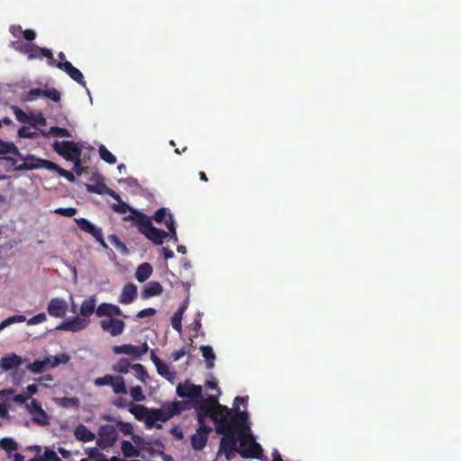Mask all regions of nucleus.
Listing matches in <instances>:
<instances>
[{
  "instance_id": "f257e3e1",
  "label": "nucleus",
  "mask_w": 461,
  "mask_h": 461,
  "mask_svg": "<svg viewBox=\"0 0 461 461\" xmlns=\"http://www.w3.org/2000/svg\"><path fill=\"white\" fill-rule=\"evenodd\" d=\"M241 429H249L248 411H238L228 421L215 426L216 433L222 435L217 456L222 454L230 461L239 453L238 442Z\"/></svg>"
},
{
  "instance_id": "f03ea898",
  "label": "nucleus",
  "mask_w": 461,
  "mask_h": 461,
  "mask_svg": "<svg viewBox=\"0 0 461 461\" xmlns=\"http://www.w3.org/2000/svg\"><path fill=\"white\" fill-rule=\"evenodd\" d=\"M193 407L196 411L198 424H205V419L210 418L215 426H218L228 421L234 414L231 409L221 404L218 396L214 395H208L205 398L202 396L194 401Z\"/></svg>"
},
{
  "instance_id": "7ed1b4c3",
  "label": "nucleus",
  "mask_w": 461,
  "mask_h": 461,
  "mask_svg": "<svg viewBox=\"0 0 461 461\" xmlns=\"http://www.w3.org/2000/svg\"><path fill=\"white\" fill-rule=\"evenodd\" d=\"M123 221L132 222L139 232L155 245H162L169 236L168 232L154 227L151 218L138 210H133L132 215L124 216Z\"/></svg>"
},
{
  "instance_id": "20e7f679",
  "label": "nucleus",
  "mask_w": 461,
  "mask_h": 461,
  "mask_svg": "<svg viewBox=\"0 0 461 461\" xmlns=\"http://www.w3.org/2000/svg\"><path fill=\"white\" fill-rule=\"evenodd\" d=\"M249 429H241L240 431L239 454L243 458H261L263 449L253 435L249 433Z\"/></svg>"
},
{
  "instance_id": "39448f33",
  "label": "nucleus",
  "mask_w": 461,
  "mask_h": 461,
  "mask_svg": "<svg viewBox=\"0 0 461 461\" xmlns=\"http://www.w3.org/2000/svg\"><path fill=\"white\" fill-rule=\"evenodd\" d=\"M53 149L68 161L77 159L82 154L81 149L72 140L55 141Z\"/></svg>"
},
{
  "instance_id": "423d86ee",
  "label": "nucleus",
  "mask_w": 461,
  "mask_h": 461,
  "mask_svg": "<svg viewBox=\"0 0 461 461\" xmlns=\"http://www.w3.org/2000/svg\"><path fill=\"white\" fill-rule=\"evenodd\" d=\"M118 434L116 429L110 424L101 425L98 429L97 446L102 449L113 447L117 441Z\"/></svg>"
},
{
  "instance_id": "0eeeda50",
  "label": "nucleus",
  "mask_w": 461,
  "mask_h": 461,
  "mask_svg": "<svg viewBox=\"0 0 461 461\" xmlns=\"http://www.w3.org/2000/svg\"><path fill=\"white\" fill-rule=\"evenodd\" d=\"M20 159H22L23 163L15 166V171L34 170L42 167L49 170L50 167H54L52 161L37 158L32 154L23 156V158H20Z\"/></svg>"
},
{
  "instance_id": "6e6552de",
  "label": "nucleus",
  "mask_w": 461,
  "mask_h": 461,
  "mask_svg": "<svg viewBox=\"0 0 461 461\" xmlns=\"http://www.w3.org/2000/svg\"><path fill=\"white\" fill-rule=\"evenodd\" d=\"M176 394L181 398H188L194 401L203 396V388L201 385L191 384L189 380L180 383L176 387Z\"/></svg>"
},
{
  "instance_id": "1a4fd4ad",
  "label": "nucleus",
  "mask_w": 461,
  "mask_h": 461,
  "mask_svg": "<svg viewBox=\"0 0 461 461\" xmlns=\"http://www.w3.org/2000/svg\"><path fill=\"white\" fill-rule=\"evenodd\" d=\"M26 408L29 413L32 415V420L33 423L40 426L50 425V418L48 414L36 399H32L31 403L28 404Z\"/></svg>"
},
{
  "instance_id": "9d476101",
  "label": "nucleus",
  "mask_w": 461,
  "mask_h": 461,
  "mask_svg": "<svg viewBox=\"0 0 461 461\" xmlns=\"http://www.w3.org/2000/svg\"><path fill=\"white\" fill-rule=\"evenodd\" d=\"M212 428L206 424H199L196 432L191 437V445L194 450L200 451L206 446Z\"/></svg>"
},
{
  "instance_id": "9b49d317",
  "label": "nucleus",
  "mask_w": 461,
  "mask_h": 461,
  "mask_svg": "<svg viewBox=\"0 0 461 461\" xmlns=\"http://www.w3.org/2000/svg\"><path fill=\"white\" fill-rule=\"evenodd\" d=\"M89 323V319H84L82 317L77 316L73 319H68L64 321L60 325L57 327V330L77 332L86 329Z\"/></svg>"
},
{
  "instance_id": "f8f14e48",
  "label": "nucleus",
  "mask_w": 461,
  "mask_h": 461,
  "mask_svg": "<svg viewBox=\"0 0 461 461\" xmlns=\"http://www.w3.org/2000/svg\"><path fill=\"white\" fill-rule=\"evenodd\" d=\"M173 417L167 404L165 403L161 409H153L149 411L146 419V424L150 427L156 421L166 422Z\"/></svg>"
},
{
  "instance_id": "ddd939ff",
  "label": "nucleus",
  "mask_w": 461,
  "mask_h": 461,
  "mask_svg": "<svg viewBox=\"0 0 461 461\" xmlns=\"http://www.w3.org/2000/svg\"><path fill=\"white\" fill-rule=\"evenodd\" d=\"M100 326L104 331L108 332L113 337H116L123 332L125 323L122 320L117 318H109L101 321Z\"/></svg>"
},
{
  "instance_id": "4468645a",
  "label": "nucleus",
  "mask_w": 461,
  "mask_h": 461,
  "mask_svg": "<svg viewBox=\"0 0 461 461\" xmlns=\"http://www.w3.org/2000/svg\"><path fill=\"white\" fill-rule=\"evenodd\" d=\"M56 67L60 70L64 71L75 82L81 86H86V83L84 79V76L79 69L75 68L69 61H58Z\"/></svg>"
},
{
  "instance_id": "2eb2a0df",
  "label": "nucleus",
  "mask_w": 461,
  "mask_h": 461,
  "mask_svg": "<svg viewBox=\"0 0 461 461\" xmlns=\"http://www.w3.org/2000/svg\"><path fill=\"white\" fill-rule=\"evenodd\" d=\"M68 311V303L64 299L53 298L49 302L47 312L51 317L63 318Z\"/></svg>"
},
{
  "instance_id": "dca6fc26",
  "label": "nucleus",
  "mask_w": 461,
  "mask_h": 461,
  "mask_svg": "<svg viewBox=\"0 0 461 461\" xmlns=\"http://www.w3.org/2000/svg\"><path fill=\"white\" fill-rule=\"evenodd\" d=\"M95 314L97 317H109L113 318V316H121L122 315V312L119 306L110 303H102L96 308Z\"/></svg>"
},
{
  "instance_id": "f3484780",
  "label": "nucleus",
  "mask_w": 461,
  "mask_h": 461,
  "mask_svg": "<svg viewBox=\"0 0 461 461\" xmlns=\"http://www.w3.org/2000/svg\"><path fill=\"white\" fill-rule=\"evenodd\" d=\"M86 188L89 193L108 194L113 199H119V194L109 188L103 180L97 181L95 184H86Z\"/></svg>"
},
{
  "instance_id": "a211bd4d",
  "label": "nucleus",
  "mask_w": 461,
  "mask_h": 461,
  "mask_svg": "<svg viewBox=\"0 0 461 461\" xmlns=\"http://www.w3.org/2000/svg\"><path fill=\"white\" fill-rule=\"evenodd\" d=\"M137 297V286L132 283H128L122 288L118 302L122 304H130Z\"/></svg>"
},
{
  "instance_id": "6ab92c4d",
  "label": "nucleus",
  "mask_w": 461,
  "mask_h": 461,
  "mask_svg": "<svg viewBox=\"0 0 461 461\" xmlns=\"http://www.w3.org/2000/svg\"><path fill=\"white\" fill-rule=\"evenodd\" d=\"M22 364V357L14 353L6 355L0 359V367L5 371H10Z\"/></svg>"
},
{
  "instance_id": "aec40b11",
  "label": "nucleus",
  "mask_w": 461,
  "mask_h": 461,
  "mask_svg": "<svg viewBox=\"0 0 461 461\" xmlns=\"http://www.w3.org/2000/svg\"><path fill=\"white\" fill-rule=\"evenodd\" d=\"M96 296L91 295L83 301L80 306V314L84 319H89V317L96 311Z\"/></svg>"
},
{
  "instance_id": "412c9836",
  "label": "nucleus",
  "mask_w": 461,
  "mask_h": 461,
  "mask_svg": "<svg viewBox=\"0 0 461 461\" xmlns=\"http://www.w3.org/2000/svg\"><path fill=\"white\" fill-rule=\"evenodd\" d=\"M74 435L81 442H90L95 438V433L89 430L84 424H79L76 427Z\"/></svg>"
},
{
  "instance_id": "4be33fe9",
  "label": "nucleus",
  "mask_w": 461,
  "mask_h": 461,
  "mask_svg": "<svg viewBox=\"0 0 461 461\" xmlns=\"http://www.w3.org/2000/svg\"><path fill=\"white\" fill-rule=\"evenodd\" d=\"M163 292V287L158 281H150L149 282L143 291H142V297L143 298H149L152 296L159 295Z\"/></svg>"
},
{
  "instance_id": "5701e85b",
  "label": "nucleus",
  "mask_w": 461,
  "mask_h": 461,
  "mask_svg": "<svg viewBox=\"0 0 461 461\" xmlns=\"http://www.w3.org/2000/svg\"><path fill=\"white\" fill-rule=\"evenodd\" d=\"M50 357H46L43 360H36L27 365L26 368L32 374H42L49 367Z\"/></svg>"
},
{
  "instance_id": "b1692460",
  "label": "nucleus",
  "mask_w": 461,
  "mask_h": 461,
  "mask_svg": "<svg viewBox=\"0 0 461 461\" xmlns=\"http://www.w3.org/2000/svg\"><path fill=\"white\" fill-rule=\"evenodd\" d=\"M75 221L78 225V227L85 232L91 234L95 237L96 234H99L101 230L100 228L95 226L92 222L85 218L75 219Z\"/></svg>"
},
{
  "instance_id": "393cba45",
  "label": "nucleus",
  "mask_w": 461,
  "mask_h": 461,
  "mask_svg": "<svg viewBox=\"0 0 461 461\" xmlns=\"http://www.w3.org/2000/svg\"><path fill=\"white\" fill-rule=\"evenodd\" d=\"M152 272H153V268L149 263H142L138 267V268L136 270V274H135L136 279L139 282L143 283L147 279H149V277L151 276Z\"/></svg>"
},
{
  "instance_id": "a878e982",
  "label": "nucleus",
  "mask_w": 461,
  "mask_h": 461,
  "mask_svg": "<svg viewBox=\"0 0 461 461\" xmlns=\"http://www.w3.org/2000/svg\"><path fill=\"white\" fill-rule=\"evenodd\" d=\"M53 401L63 408H78L80 406V401L77 397H56Z\"/></svg>"
},
{
  "instance_id": "bb28decb",
  "label": "nucleus",
  "mask_w": 461,
  "mask_h": 461,
  "mask_svg": "<svg viewBox=\"0 0 461 461\" xmlns=\"http://www.w3.org/2000/svg\"><path fill=\"white\" fill-rule=\"evenodd\" d=\"M31 95H43L44 96L48 97L49 99L59 102L60 100V94L57 91L56 88H52L50 90L42 91L41 88H32L30 91Z\"/></svg>"
},
{
  "instance_id": "cd10ccee",
  "label": "nucleus",
  "mask_w": 461,
  "mask_h": 461,
  "mask_svg": "<svg viewBox=\"0 0 461 461\" xmlns=\"http://www.w3.org/2000/svg\"><path fill=\"white\" fill-rule=\"evenodd\" d=\"M200 350L206 362V367L212 369L214 366L215 354L211 346H201Z\"/></svg>"
},
{
  "instance_id": "c85d7f7f",
  "label": "nucleus",
  "mask_w": 461,
  "mask_h": 461,
  "mask_svg": "<svg viewBox=\"0 0 461 461\" xmlns=\"http://www.w3.org/2000/svg\"><path fill=\"white\" fill-rule=\"evenodd\" d=\"M14 154L18 158H23V154L18 148L12 142H0V155Z\"/></svg>"
},
{
  "instance_id": "c756f323",
  "label": "nucleus",
  "mask_w": 461,
  "mask_h": 461,
  "mask_svg": "<svg viewBox=\"0 0 461 461\" xmlns=\"http://www.w3.org/2000/svg\"><path fill=\"white\" fill-rule=\"evenodd\" d=\"M129 411L134 415V417L138 420H146L147 419V416L149 415V411L148 409L143 406V405H140V404H137V405H131V407L129 409Z\"/></svg>"
},
{
  "instance_id": "7c9ffc66",
  "label": "nucleus",
  "mask_w": 461,
  "mask_h": 461,
  "mask_svg": "<svg viewBox=\"0 0 461 461\" xmlns=\"http://www.w3.org/2000/svg\"><path fill=\"white\" fill-rule=\"evenodd\" d=\"M70 360V356L66 353H61L53 357H50V363H49L50 368H55L60 364H68Z\"/></svg>"
},
{
  "instance_id": "2f4dec72",
  "label": "nucleus",
  "mask_w": 461,
  "mask_h": 461,
  "mask_svg": "<svg viewBox=\"0 0 461 461\" xmlns=\"http://www.w3.org/2000/svg\"><path fill=\"white\" fill-rule=\"evenodd\" d=\"M131 367V363L126 358H121L118 362L113 365V370L118 374L125 375L129 372V369Z\"/></svg>"
},
{
  "instance_id": "473e14b6",
  "label": "nucleus",
  "mask_w": 461,
  "mask_h": 461,
  "mask_svg": "<svg viewBox=\"0 0 461 461\" xmlns=\"http://www.w3.org/2000/svg\"><path fill=\"white\" fill-rule=\"evenodd\" d=\"M168 215H172L168 209L162 207L155 212L151 218V221L154 220L157 223L164 222L166 224V221L168 220Z\"/></svg>"
},
{
  "instance_id": "72a5a7b5",
  "label": "nucleus",
  "mask_w": 461,
  "mask_h": 461,
  "mask_svg": "<svg viewBox=\"0 0 461 461\" xmlns=\"http://www.w3.org/2000/svg\"><path fill=\"white\" fill-rule=\"evenodd\" d=\"M114 200L118 202L117 203H113L112 205V208L114 212H116L118 213H126L127 212H131L130 215H132V211L135 209L132 207H130L125 202H123L121 199L120 195H119V199H114Z\"/></svg>"
},
{
  "instance_id": "f704fd0d",
  "label": "nucleus",
  "mask_w": 461,
  "mask_h": 461,
  "mask_svg": "<svg viewBox=\"0 0 461 461\" xmlns=\"http://www.w3.org/2000/svg\"><path fill=\"white\" fill-rule=\"evenodd\" d=\"M25 320H26V318L24 315L10 316V317L6 318L5 320H4L0 323V331H2L4 329H5L6 327H8L12 324L23 322V321H25Z\"/></svg>"
},
{
  "instance_id": "c9c22d12",
  "label": "nucleus",
  "mask_w": 461,
  "mask_h": 461,
  "mask_svg": "<svg viewBox=\"0 0 461 461\" xmlns=\"http://www.w3.org/2000/svg\"><path fill=\"white\" fill-rule=\"evenodd\" d=\"M122 451L126 457L137 456L139 455L132 443L129 440L122 442Z\"/></svg>"
},
{
  "instance_id": "e433bc0d",
  "label": "nucleus",
  "mask_w": 461,
  "mask_h": 461,
  "mask_svg": "<svg viewBox=\"0 0 461 461\" xmlns=\"http://www.w3.org/2000/svg\"><path fill=\"white\" fill-rule=\"evenodd\" d=\"M114 379V382L111 385L113 387V392L117 394L127 393L124 379L121 376H115Z\"/></svg>"
},
{
  "instance_id": "4c0bfd02",
  "label": "nucleus",
  "mask_w": 461,
  "mask_h": 461,
  "mask_svg": "<svg viewBox=\"0 0 461 461\" xmlns=\"http://www.w3.org/2000/svg\"><path fill=\"white\" fill-rule=\"evenodd\" d=\"M148 350H149V346L146 342H144L140 346H134L131 344L130 346V355L133 356L136 358H140L141 356L146 354L148 352Z\"/></svg>"
},
{
  "instance_id": "58836bf2",
  "label": "nucleus",
  "mask_w": 461,
  "mask_h": 461,
  "mask_svg": "<svg viewBox=\"0 0 461 461\" xmlns=\"http://www.w3.org/2000/svg\"><path fill=\"white\" fill-rule=\"evenodd\" d=\"M166 227L168 230V238H170L174 243L178 242V237L176 234V224L173 219V215H168V220L166 221Z\"/></svg>"
},
{
  "instance_id": "ea45409f",
  "label": "nucleus",
  "mask_w": 461,
  "mask_h": 461,
  "mask_svg": "<svg viewBox=\"0 0 461 461\" xmlns=\"http://www.w3.org/2000/svg\"><path fill=\"white\" fill-rule=\"evenodd\" d=\"M100 158L108 164L113 165L116 163V158L112 154L104 145L99 147Z\"/></svg>"
},
{
  "instance_id": "a19ab883",
  "label": "nucleus",
  "mask_w": 461,
  "mask_h": 461,
  "mask_svg": "<svg viewBox=\"0 0 461 461\" xmlns=\"http://www.w3.org/2000/svg\"><path fill=\"white\" fill-rule=\"evenodd\" d=\"M0 447L6 452L11 453L18 448V444L11 438H4L0 440Z\"/></svg>"
},
{
  "instance_id": "79ce46f5",
  "label": "nucleus",
  "mask_w": 461,
  "mask_h": 461,
  "mask_svg": "<svg viewBox=\"0 0 461 461\" xmlns=\"http://www.w3.org/2000/svg\"><path fill=\"white\" fill-rule=\"evenodd\" d=\"M54 167H50L49 170L56 171L60 176L65 177L69 182H75L76 177L73 173L70 171H68L62 167H60L59 165L53 162Z\"/></svg>"
},
{
  "instance_id": "37998d69",
  "label": "nucleus",
  "mask_w": 461,
  "mask_h": 461,
  "mask_svg": "<svg viewBox=\"0 0 461 461\" xmlns=\"http://www.w3.org/2000/svg\"><path fill=\"white\" fill-rule=\"evenodd\" d=\"M131 368L136 372L137 378L140 381L146 383V380L149 378V374L144 366L141 364H134L131 366Z\"/></svg>"
},
{
  "instance_id": "c03bdc74",
  "label": "nucleus",
  "mask_w": 461,
  "mask_h": 461,
  "mask_svg": "<svg viewBox=\"0 0 461 461\" xmlns=\"http://www.w3.org/2000/svg\"><path fill=\"white\" fill-rule=\"evenodd\" d=\"M109 242L113 245L119 251L122 253L127 252L126 245L120 240V238L115 234H111L108 236Z\"/></svg>"
},
{
  "instance_id": "a18cd8bd",
  "label": "nucleus",
  "mask_w": 461,
  "mask_h": 461,
  "mask_svg": "<svg viewBox=\"0 0 461 461\" xmlns=\"http://www.w3.org/2000/svg\"><path fill=\"white\" fill-rule=\"evenodd\" d=\"M12 110L16 117V120L19 122L29 124L31 122V116L26 114L21 108L18 106H12Z\"/></svg>"
},
{
  "instance_id": "49530a36",
  "label": "nucleus",
  "mask_w": 461,
  "mask_h": 461,
  "mask_svg": "<svg viewBox=\"0 0 461 461\" xmlns=\"http://www.w3.org/2000/svg\"><path fill=\"white\" fill-rule=\"evenodd\" d=\"M173 416L179 414L182 411L187 410L186 403L183 402H174L167 403Z\"/></svg>"
},
{
  "instance_id": "de8ad7c7",
  "label": "nucleus",
  "mask_w": 461,
  "mask_h": 461,
  "mask_svg": "<svg viewBox=\"0 0 461 461\" xmlns=\"http://www.w3.org/2000/svg\"><path fill=\"white\" fill-rule=\"evenodd\" d=\"M182 318L181 311H176L171 318V325L173 329L178 332L182 330Z\"/></svg>"
},
{
  "instance_id": "09e8293b",
  "label": "nucleus",
  "mask_w": 461,
  "mask_h": 461,
  "mask_svg": "<svg viewBox=\"0 0 461 461\" xmlns=\"http://www.w3.org/2000/svg\"><path fill=\"white\" fill-rule=\"evenodd\" d=\"M158 373L167 379L168 381H172L174 379V374L170 372L167 365L162 363L157 366Z\"/></svg>"
},
{
  "instance_id": "8fccbe9b",
  "label": "nucleus",
  "mask_w": 461,
  "mask_h": 461,
  "mask_svg": "<svg viewBox=\"0 0 461 461\" xmlns=\"http://www.w3.org/2000/svg\"><path fill=\"white\" fill-rule=\"evenodd\" d=\"M117 428L124 435V436H129V435H131L133 433V427L132 425L130 423V422H125V421H118L117 422Z\"/></svg>"
},
{
  "instance_id": "3c124183",
  "label": "nucleus",
  "mask_w": 461,
  "mask_h": 461,
  "mask_svg": "<svg viewBox=\"0 0 461 461\" xmlns=\"http://www.w3.org/2000/svg\"><path fill=\"white\" fill-rule=\"evenodd\" d=\"M130 393L131 396L135 402H142L145 400V395L143 394L142 389L139 385L131 387Z\"/></svg>"
},
{
  "instance_id": "603ef678",
  "label": "nucleus",
  "mask_w": 461,
  "mask_h": 461,
  "mask_svg": "<svg viewBox=\"0 0 461 461\" xmlns=\"http://www.w3.org/2000/svg\"><path fill=\"white\" fill-rule=\"evenodd\" d=\"M114 377L112 375H105L103 377H98L95 380V384L96 386H104V385H112L114 382Z\"/></svg>"
},
{
  "instance_id": "864d4df0",
  "label": "nucleus",
  "mask_w": 461,
  "mask_h": 461,
  "mask_svg": "<svg viewBox=\"0 0 461 461\" xmlns=\"http://www.w3.org/2000/svg\"><path fill=\"white\" fill-rule=\"evenodd\" d=\"M50 133L55 137H69L70 136V133L67 129L61 128L59 126L50 127Z\"/></svg>"
},
{
  "instance_id": "5fc2aeb1",
  "label": "nucleus",
  "mask_w": 461,
  "mask_h": 461,
  "mask_svg": "<svg viewBox=\"0 0 461 461\" xmlns=\"http://www.w3.org/2000/svg\"><path fill=\"white\" fill-rule=\"evenodd\" d=\"M27 49H29L28 57L30 59L41 58V47L32 43H27Z\"/></svg>"
},
{
  "instance_id": "6e6d98bb",
  "label": "nucleus",
  "mask_w": 461,
  "mask_h": 461,
  "mask_svg": "<svg viewBox=\"0 0 461 461\" xmlns=\"http://www.w3.org/2000/svg\"><path fill=\"white\" fill-rule=\"evenodd\" d=\"M118 182L120 184L123 183L125 184L127 186L131 187V188H133V189H140V185L138 182V180L132 176H129V177H126V178H121L118 180Z\"/></svg>"
},
{
  "instance_id": "4d7b16f0",
  "label": "nucleus",
  "mask_w": 461,
  "mask_h": 461,
  "mask_svg": "<svg viewBox=\"0 0 461 461\" xmlns=\"http://www.w3.org/2000/svg\"><path fill=\"white\" fill-rule=\"evenodd\" d=\"M54 212L65 217H73L77 213V209L74 207L58 208L54 211Z\"/></svg>"
},
{
  "instance_id": "13d9d810",
  "label": "nucleus",
  "mask_w": 461,
  "mask_h": 461,
  "mask_svg": "<svg viewBox=\"0 0 461 461\" xmlns=\"http://www.w3.org/2000/svg\"><path fill=\"white\" fill-rule=\"evenodd\" d=\"M18 135L21 138L34 139L37 136V132L36 131H32L28 127L22 126L18 130Z\"/></svg>"
},
{
  "instance_id": "bf43d9fd",
  "label": "nucleus",
  "mask_w": 461,
  "mask_h": 461,
  "mask_svg": "<svg viewBox=\"0 0 461 461\" xmlns=\"http://www.w3.org/2000/svg\"><path fill=\"white\" fill-rule=\"evenodd\" d=\"M43 57L48 59V61H49L50 65L56 66V63L58 61H56L54 59L52 51L50 50L47 49V48H41V58H43Z\"/></svg>"
},
{
  "instance_id": "052dcab7",
  "label": "nucleus",
  "mask_w": 461,
  "mask_h": 461,
  "mask_svg": "<svg viewBox=\"0 0 461 461\" xmlns=\"http://www.w3.org/2000/svg\"><path fill=\"white\" fill-rule=\"evenodd\" d=\"M47 320L44 312L38 313L27 321L28 325H36L41 323Z\"/></svg>"
},
{
  "instance_id": "680f3d73",
  "label": "nucleus",
  "mask_w": 461,
  "mask_h": 461,
  "mask_svg": "<svg viewBox=\"0 0 461 461\" xmlns=\"http://www.w3.org/2000/svg\"><path fill=\"white\" fill-rule=\"evenodd\" d=\"M247 401H248L247 396L246 397L237 396L233 402V409L231 410L232 413H237L238 411H241L240 410V403H246Z\"/></svg>"
},
{
  "instance_id": "e2e57ef3",
  "label": "nucleus",
  "mask_w": 461,
  "mask_h": 461,
  "mask_svg": "<svg viewBox=\"0 0 461 461\" xmlns=\"http://www.w3.org/2000/svg\"><path fill=\"white\" fill-rule=\"evenodd\" d=\"M130 346L131 344H124L121 346H113V351L115 354H126L130 355Z\"/></svg>"
},
{
  "instance_id": "0e129e2a",
  "label": "nucleus",
  "mask_w": 461,
  "mask_h": 461,
  "mask_svg": "<svg viewBox=\"0 0 461 461\" xmlns=\"http://www.w3.org/2000/svg\"><path fill=\"white\" fill-rule=\"evenodd\" d=\"M31 126L35 127L36 125H45L46 119L42 116V114H39L38 116H31V122H29Z\"/></svg>"
},
{
  "instance_id": "69168bd1",
  "label": "nucleus",
  "mask_w": 461,
  "mask_h": 461,
  "mask_svg": "<svg viewBox=\"0 0 461 461\" xmlns=\"http://www.w3.org/2000/svg\"><path fill=\"white\" fill-rule=\"evenodd\" d=\"M156 314V310L154 308H146L141 311H140L136 317L139 319H142L148 316H153Z\"/></svg>"
},
{
  "instance_id": "338daca9",
  "label": "nucleus",
  "mask_w": 461,
  "mask_h": 461,
  "mask_svg": "<svg viewBox=\"0 0 461 461\" xmlns=\"http://www.w3.org/2000/svg\"><path fill=\"white\" fill-rule=\"evenodd\" d=\"M71 162H73V170L76 172L77 176H81L83 173V167L81 166V157H78L77 159H71Z\"/></svg>"
},
{
  "instance_id": "774afa93",
  "label": "nucleus",
  "mask_w": 461,
  "mask_h": 461,
  "mask_svg": "<svg viewBox=\"0 0 461 461\" xmlns=\"http://www.w3.org/2000/svg\"><path fill=\"white\" fill-rule=\"evenodd\" d=\"M46 461H61L57 454L52 450H46L44 453Z\"/></svg>"
}]
</instances>
